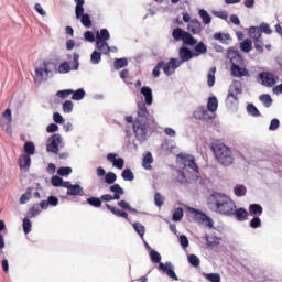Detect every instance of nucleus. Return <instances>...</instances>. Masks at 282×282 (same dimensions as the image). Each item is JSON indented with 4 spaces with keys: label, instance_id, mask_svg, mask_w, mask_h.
<instances>
[{
    "label": "nucleus",
    "instance_id": "1",
    "mask_svg": "<svg viewBox=\"0 0 282 282\" xmlns=\"http://www.w3.org/2000/svg\"><path fill=\"white\" fill-rule=\"evenodd\" d=\"M207 206L213 213H217L225 217H231L237 205L231 198L221 193H214L207 198Z\"/></svg>",
    "mask_w": 282,
    "mask_h": 282
},
{
    "label": "nucleus",
    "instance_id": "2",
    "mask_svg": "<svg viewBox=\"0 0 282 282\" xmlns=\"http://www.w3.org/2000/svg\"><path fill=\"white\" fill-rule=\"evenodd\" d=\"M210 149L216 158L217 162L227 167L235 162L231 150L221 142H213Z\"/></svg>",
    "mask_w": 282,
    "mask_h": 282
},
{
    "label": "nucleus",
    "instance_id": "3",
    "mask_svg": "<svg viewBox=\"0 0 282 282\" xmlns=\"http://www.w3.org/2000/svg\"><path fill=\"white\" fill-rule=\"evenodd\" d=\"M183 64L182 62H178L177 58H170V61L165 64L164 61L159 62L155 67L153 68V77L158 78L161 74V69L163 70V74H165L167 77L175 74L176 69L181 67Z\"/></svg>",
    "mask_w": 282,
    "mask_h": 282
},
{
    "label": "nucleus",
    "instance_id": "4",
    "mask_svg": "<svg viewBox=\"0 0 282 282\" xmlns=\"http://www.w3.org/2000/svg\"><path fill=\"white\" fill-rule=\"evenodd\" d=\"M176 159L182 160V171L178 172V174L182 176V181L186 178L185 173L191 172L192 174L198 173V166L191 155H186L184 153L176 154Z\"/></svg>",
    "mask_w": 282,
    "mask_h": 282
},
{
    "label": "nucleus",
    "instance_id": "5",
    "mask_svg": "<svg viewBox=\"0 0 282 282\" xmlns=\"http://www.w3.org/2000/svg\"><path fill=\"white\" fill-rule=\"evenodd\" d=\"M172 36L174 41H182L185 45H196L197 40L192 36V34L188 31H183L182 28H175L172 31Z\"/></svg>",
    "mask_w": 282,
    "mask_h": 282
},
{
    "label": "nucleus",
    "instance_id": "6",
    "mask_svg": "<svg viewBox=\"0 0 282 282\" xmlns=\"http://www.w3.org/2000/svg\"><path fill=\"white\" fill-rule=\"evenodd\" d=\"M149 127L150 123H148L147 120L135 119L133 123V132L138 141L144 142L147 140Z\"/></svg>",
    "mask_w": 282,
    "mask_h": 282
},
{
    "label": "nucleus",
    "instance_id": "7",
    "mask_svg": "<svg viewBox=\"0 0 282 282\" xmlns=\"http://www.w3.org/2000/svg\"><path fill=\"white\" fill-rule=\"evenodd\" d=\"M79 69V54L73 53V62L72 64L68 62H64L58 65L57 73L59 74H67L72 70H78Z\"/></svg>",
    "mask_w": 282,
    "mask_h": 282
},
{
    "label": "nucleus",
    "instance_id": "8",
    "mask_svg": "<svg viewBox=\"0 0 282 282\" xmlns=\"http://www.w3.org/2000/svg\"><path fill=\"white\" fill-rule=\"evenodd\" d=\"M109 191L113 193V196L111 194H104L99 198L101 202L120 200V197L124 195V189L119 184H113L109 187Z\"/></svg>",
    "mask_w": 282,
    "mask_h": 282
},
{
    "label": "nucleus",
    "instance_id": "9",
    "mask_svg": "<svg viewBox=\"0 0 282 282\" xmlns=\"http://www.w3.org/2000/svg\"><path fill=\"white\" fill-rule=\"evenodd\" d=\"M62 143L61 134H52L48 140H46V151L48 153H59V144Z\"/></svg>",
    "mask_w": 282,
    "mask_h": 282
},
{
    "label": "nucleus",
    "instance_id": "10",
    "mask_svg": "<svg viewBox=\"0 0 282 282\" xmlns=\"http://www.w3.org/2000/svg\"><path fill=\"white\" fill-rule=\"evenodd\" d=\"M260 80H262L263 86L272 88L275 86L276 80L279 77L276 75H273V73L270 72H262L259 74Z\"/></svg>",
    "mask_w": 282,
    "mask_h": 282
},
{
    "label": "nucleus",
    "instance_id": "11",
    "mask_svg": "<svg viewBox=\"0 0 282 282\" xmlns=\"http://www.w3.org/2000/svg\"><path fill=\"white\" fill-rule=\"evenodd\" d=\"M159 271L166 273V275L173 281L175 282L178 281V278L175 272V267H173L172 262H166V263L160 262Z\"/></svg>",
    "mask_w": 282,
    "mask_h": 282
},
{
    "label": "nucleus",
    "instance_id": "12",
    "mask_svg": "<svg viewBox=\"0 0 282 282\" xmlns=\"http://www.w3.org/2000/svg\"><path fill=\"white\" fill-rule=\"evenodd\" d=\"M159 271L166 273V275L173 281L175 282L178 281V278L175 272V267H173L172 262H166V263L160 262Z\"/></svg>",
    "mask_w": 282,
    "mask_h": 282
},
{
    "label": "nucleus",
    "instance_id": "13",
    "mask_svg": "<svg viewBox=\"0 0 282 282\" xmlns=\"http://www.w3.org/2000/svg\"><path fill=\"white\" fill-rule=\"evenodd\" d=\"M242 94L241 85L236 82L230 86L229 94H227V101H230L232 98L234 101H238V95Z\"/></svg>",
    "mask_w": 282,
    "mask_h": 282
},
{
    "label": "nucleus",
    "instance_id": "14",
    "mask_svg": "<svg viewBox=\"0 0 282 282\" xmlns=\"http://www.w3.org/2000/svg\"><path fill=\"white\" fill-rule=\"evenodd\" d=\"M180 61L178 63H188L193 56H195V53H192V51L188 47H181L178 52Z\"/></svg>",
    "mask_w": 282,
    "mask_h": 282
},
{
    "label": "nucleus",
    "instance_id": "15",
    "mask_svg": "<svg viewBox=\"0 0 282 282\" xmlns=\"http://www.w3.org/2000/svg\"><path fill=\"white\" fill-rule=\"evenodd\" d=\"M227 56L230 59L231 67L239 66L243 63L241 54H239L237 51H229Z\"/></svg>",
    "mask_w": 282,
    "mask_h": 282
},
{
    "label": "nucleus",
    "instance_id": "16",
    "mask_svg": "<svg viewBox=\"0 0 282 282\" xmlns=\"http://www.w3.org/2000/svg\"><path fill=\"white\" fill-rule=\"evenodd\" d=\"M48 65L50 63H43V67H39L35 69V75H36V78H39L40 80H42L43 78L44 79H47L50 73H52V70L48 69Z\"/></svg>",
    "mask_w": 282,
    "mask_h": 282
},
{
    "label": "nucleus",
    "instance_id": "17",
    "mask_svg": "<svg viewBox=\"0 0 282 282\" xmlns=\"http://www.w3.org/2000/svg\"><path fill=\"white\" fill-rule=\"evenodd\" d=\"M118 156V154H113V153H110V154H107V160L113 164V166L117 169V170H122L124 167V159H116Z\"/></svg>",
    "mask_w": 282,
    "mask_h": 282
},
{
    "label": "nucleus",
    "instance_id": "18",
    "mask_svg": "<svg viewBox=\"0 0 282 282\" xmlns=\"http://www.w3.org/2000/svg\"><path fill=\"white\" fill-rule=\"evenodd\" d=\"M187 30L193 35H198L199 33H202V23L198 20L194 19L188 22Z\"/></svg>",
    "mask_w": 282,
    "mask_h": 282
},
{
    "label": "nucleus",
    "instance_id": "19",
    "mask_svg": "<svg viewBox=\"0 0 282 282\" xmlns=\"http://www.w3.org/2000/svg\"><path fill=\"white\" fill-rule=\"evenodd\" d=\"M111 39V34L107 29H101L96 32V43H107Z\"/></svg>",
    "mask_w": 282,
    "mask_h": 282
},
{
    "label": "nucleus",
    "instance_id": "20",
    "mask_svg": "<svg viewBox=\"0 0 282 282\" xmlns=\"http://www.w3.org/2000/svg\"><path fill=\"white\" fill-rule=\"evenodd\" d=\"M208 109L205 107H198L197 110L194 111V118L197 120H210L212 117H209Z\"/></svg>",
    "mask_w": 282,
    "mask_h": 282
},
{
    "label": "nucleus",
    "instance_id": "21",
    "mask_svg": "<svg viewBox=\"0 0 282 282\" xmlns=\"http://www.w3.org/2000/svg\"><path fill=\"white\" fill-rule=\"evenodd\" d=\"M231 75L236 78L250 76L248 68H241L239 66H231Z\"/></svg>",
    "mask_w": 282,
    "mask_h": 282
},
{
    "label": "nucleus",
    "instance_id": "22",
    "mask_svg": "<svg viewBox=\"0 0 282 282\" xmlns=\"http://www.w3.org/2000/svg\"><path fill=\"white\" fill-rule=\"evenodd\" d=\"M232 216L240 223L248 220V212L245 208L234 209Z\"/></svg>",
    "mask_w": 282,
    "mask_h": 282
},
{
    "label": "nucleus",
    "instance_id": "23",
    "mask_svg": "<svg viewBox=\"0 0 282 282\" xmlns=\"http://www.w3.org/2000/svg\"><path fill=\"white\" fill-rule=\"evenodd\" d=\"M31 155L30 154H21L19 156V167L20 170H29L31 165Z\"/></svg>",
    "mask_w": 282,
    "mask_h": 282
},
{
    "label": "nucleus",
    "instance_id": "24",
    "mask_svg": "<svg viewBox=\"0 0 282 282\" xmlns=\"http://www.w3.org/2000/svg\"><path fill=\"white\" fill-rule=\"evenodd\" d=\"M106 207H107V209H108L110 213H112L116 217H119V218H123V219L129 220L127 212L121 210V209H119V208H116V207H113V206H111V205H109V204H106Z\"/></svg>",
    "mask_w": 282,
    "mask_h": 282
},
{
    "label": "nucleus",
    "instance_id": "25",
    "mask_svg": "<svg viewBox=\"0 0 282 282\" xmlns=\"http://www.w3.org/2000/svg\"><path fill=\"white\" fill-rule=\"evenodd\" d=\"M152 163H153V155H152L151 152H148L145 155H143V159H142L143 170L151 171L152 170Z\"/></svg>",
    "mask_w": 282,
    "mask_h": 282
},
{
    "label": "nucleus",
    "instance_id": "26",
    "mask_svg": "<svg viewBox=\"0 0 282 282\" xmlns=\"http://www.w3.org/2000/svg\"><path fill=\"white\" fill-rule=\"evenodd\" d=\"M83 195V187L78 184L73 185L66 192V196L74 197V196H82Z\"/></svg>",
    "mask_w": 282,
    "mask_h": 282
},
{
    "label": "nucleus",
    "instance_id": "27",
    "mask_svg": "<svg viewBox=\"0 0 282 282\" xmlns=\"http://www.w3.org/2000/svg\"><path fill=\"white\" fill-rule=\"evenodd\" d=\"M141 94L145 98V104L147 105H152V102H153L152 89L148 86H143L141 88Z\"/></svg>",
    "mask_w": 282,
    "mask_h": 282
},
{
    "label": "nucleus",
    "instance_id": "28",
    "mask_svg": "<svg viewBox=\"0 0 282 282\" xmlns=\"http://www.w3.org/2000/svg\"><path fill=\"white\" fill-rule=\"evenodd\" d=\"M137 116L139 117H137L135 120L147 121V117L149 116V112L144 104L139 105V109L137 110Z\"/></svg>",
    "mask_w": 282,
    "mask_h": 282
},
{
    "label": "nucleus",
    "instance_id": "29",
    "mask_svg": "<svg viewBox=\"0 0 282 282\" xmlns=\"http://www.w3.org/2000/svg\"><path fill=\"white\" fill-rule=\"evenodd\" d=\"M249 34L252 41H259L262 40V32L258 26H250Z\"/></svg>",
    "mask_w": 282,
    "mask_h": 282
},
{
    "label": "nucleus",
    "instance_id": "30",
    "mask_svg": "<svg viewBox=\"0 0 282 282\" xmlns=\"http://www.w3.org/2000/svg\"><path fill=\"white\" fill-rule=\"evenodd\" d=\"M205 239H206V246L208 248H216L220 243V239L216 236L210 237V236L206 235Z\"/></svg>",
    "mask_w": 282,
    "mask_h": 282
},
{
    "label": "nucleus",
    "instance_id": "31",
    "mask_svg": "<svg viewBox=\"0 0 282 282\" xmlns=\"http://www.w3.org/2000/svg\"><path fill=\"white\" fill-rule=\"evenodd\" d=\"M213 39L219 41L223 44H228V41H230V34H223L221 32H216L214 33Z\"/></svg>",
    "mask_w": 282,
    "mask_h": 282
},
{
    "label": "nucleus",
    "instance_id": "32",
    "mask_svg": "<svg viewBox=\"0 0 282 282\" xmlns=\"http://www.w3.org/2000/svg\"><path fill=\"white\" fill-rule=\"evenodd\" d=\"M217 109H218V100L216 96H212L210 98H208V101H207V110L210 112H216Z\"/></svg>",
    "mask_w": 282,
    "mask_h": 282
},
{
    "label": "nucleus",
    "instance_id": "33",
    "mask_svg": "<svg viewBox=\"0 0 282 282\" xmlns=\"http://www.w3.org/2000/svg\"><path fill=\"white\" fill-rule=\"evenodd\" d=\"M253 50V42L250 39H246L243 42H240V51L249 53Z\"/></svg>",
    "mask_w": 282,
    "mask_h": 282
},
{
    "label": "nucleus",
    "instance_id": "34",
    "mask_svg": "<svg viewBox=\"0 0 282 282\" xmlns=\"http://www.w3.org/2000/svg\"><path fill=\"white\" fill-rule=\"evenodd\" d=\"M97 50L99 53L104 55H108L111 52V47H109L107 42H96Z\"/></svg>",
    "mask_w": 282,
    "mask_h": 282
},
{
    "label": "nucleus",
    "instance_id": "35",
    "mask_svg": "<svg viewBox=\"0 0 282 282\" xmlns=\"http://www.w3.org/2000/svg\"><path fill=\"white\" fill-rule=\"evenodd\" d=\"M216 72H217V68H216V67H213V68H210V70H208V74H207V84H208V87L215 86V82H216Z\"/></svg>",
    "mask_w": 282,
    "mask_h": 282
},
{
    "label": "nucleus",
    "instance_id": "36",
    "mask_svg": "<svg viewBox=\"0 0 282 282\" xmlns=\"http://www.w3.org/2000/svg\"><path fill=\"white\" fill-rule=\"evenodd\" d=\"M206 52H208V47L205 45L204 42H199V43L195 46L194 56H200V55H203V54H206Z\"/></svg>",
    "mask_w": 282,
    "mask_h": 282
},
{
    "label": "nucleus",
    "instance_id": "37",
    "mask_svg": "<svg viewBox=\"0 0 282 282\" xmlns=\"http://www.w3.org/2000/svg\"><path fill=\"white\" fill-rule=\"evenodd\" d=\"M247 187L245 185H237L234 187V195L237 197H245L247 195Z\"/></svg>",
    "mask_w": 282,
    "mask_h": 282
},
{
    "label": "nucleus",
    "instance_id": "38",
    "mask_svg": "<svg viewBox=\"0 0 282 282\" xmlns=\"http://www.w3.org/2000/svg\"><path fill=\"white\" fill-rule=\"evenodd\" d=\"M249 212L251 215L256 216H261L263 213V208L260 204H251L249 207Z\"/></svg>",
    "mask_w": 282,
    "mask_h": 282
},
{
    "label": "nucleus",
    "instance_id": "39",
    "mask_svg": "<svg viewBox=\"0 0 282 282\" xmlns=\"http://www.w3.org/2000/svg\"><path fill=\"white\" fill-rule=\"evenodd\" d=\"M259 100L264 105L265 108H270L273 105V99L270 95L259 96Z\"/></svg>",
    "mask_w": 282,
    "mask_h": 282
},
{
    "label": "nucleus",
    "instance_id": "40",
    "mask_svg": "<svg viewBox=\"0 0 282 282\" xmlns=\"http://www.w3.org/2000/svg\"><path fill=\"white\" fill-rule=\"evenodd\" d=\"M128 66V61L127 58H115V62H113V67L116 70H119L123 67H127Z\"/></svg>",
    "mask_w": 282,
    "mask_h": 282
},
{
    "label": "nucleus",
    "instance_id": "41",
    "mask_svg": "<svg viewBox=\"0 0 282 282\" xmlns=\"http://www.w3.org/2000/svg\"><path fill=\"white\" fill-rule=\"evenodd\" d=\"M24 155H34L35 154V145L33 142L28 141L24 143Z\"/></svg>",
    "mask_w": 282,
    "mask_h": 282
},
{
    "label": "nucleus",
    "instance_id": "42",
    "mask_svg": "<svg viewBox=\"0 0 282 282\" xmlns=\"http://www.w3.org/2000/svg\"><path fill=\"white\" fill-rule=\"evenodd\" d=\"M205 279L208 282H221V275L219 273H205Z\"/></svg>",
    "mask_w": 282,
    "mask_h": 282
},
{
    "label": "nucleus",
    "instance_id": "43",
    "mask_svg": "<svg viewBox=\"0 0 282 282\" xmlns=\"http://www.w3.org/2000/svg\"><path fill=\"white\" fill-rule=\"evenodd\" d=\"M199 17L204 24H210L212 23V17L209 15L208 11L206 10H199Z\"/></svg>",
    "mask_w": 282,
    "mask_h": 282
},
{
    "label": "nucleus",
    "instance_id": "44",
    "mask_svg": "<svg viewBox=\"0 0 282 282\" xmlns=\"http://www.w3.org/2000/svg\"><path fill=\"white\" fill-rule=\"evenodd\" d=\"M150 260L153 263H162V256H160V253L158 251L154 250H150Z\"/></svg>",
    "mask_w": 282,
    "mask_h": 282
},
{
    "label": "nucleus",
    "instance_id": "45",
    "mask_svg": "<svg viewBox=\"0 0 282 282\" xmlns=\"http://www.w3.org/2000/svg\"><path fill=\"white\" fill-rule=\"evenodd\" d=\"M122 180L123 181H133L134 180V175L133 172L131 171V169H126L123 170V172L121 173Z\"/></svg>",
    "mask_w": 282,
    "mask_h": 282
},
{
    "label": "nucleus",
    "instance_id": "46",
    "mask_svg": "<svg viewBox=\"0 0 282 282\" xmlns=\"http://www.w3.org/2000/svg\"><path fill=\"white\" fill-rule=\"evenodd\" d=\"M101 54L102 53H100L98 51L93 52L91 55H90L91 64L98 65L101 62Z\"/></svg>",
    "mask_w": 282,
    "mask_h": 282
},
{
    "label": "nucleus",
    "instance_id": "47",
    "mask_svg": "<svg viewBox=\"0 0 282 282\" xmlns=\"http://www.w3.org/2000/svg\"><path fill=\"white\" fill-rule=\"evenodd\" d=\"M42 212V209L40 208L39 204L33 205L30 210H29V217L30 218H35L37 215H40V213Z\"/></svg>",
    "mask_w": 282,
    "mask_h": 282
},
{
    "label": "nucleus",
    "instance_id": "48",
    "mask_svg": "<svg viewBox=\"0 0 282 282\" xmlns=\"http://www.w3.org/2000/svg\"><path fill=\"white\" fill-rule=\"evenodd\" d=\"M87 204L91 207L100 208L102 205V202L100 200V198L90 197V198H87Z\"/></svg>",
    "mask_w": 282,
    "mask_h": 282
},
{
    "label": "nucleus",
    "instance_id": "49",
    "mask_svg": "<svg viewBox=\"0 0 282 282\" xmlns=\"http://www.w3.org/2000/svg\"><path fill=\"white\" fill-rule=\"evenodd\" d=\"M247 112H249L252 117H260L261 112L257 109V107L253 104H250L247 106Z\"/></svg>",
    "mask_w": 282,
    "mask_h": 282
},
{
    "label": "nucleus",
    "instance_id": "50",
    "mask_svg": "<svg viewBox=\"0 0 282 282\" xmlns=\"http://www.w3.org/2000/svg\"><path fill=\"white\" fill-rule=\"evenodd\" d=\"M85 96L86 91L83 89H78L72 93V100H82L83 98H85Z\"/></svg>",
    "mask_w": 282,
    "mask_h": 282
},
{
    "label": "nucleus",
    "instance_id": "51",
    "mask_svg": "<svg viewBox=\"0 0 282 282\" xmlns=\"http://www.w3.org/2000/svg\"><path fill=\"white\" fill-rule=\"evenodd\" d=\"M184 217V210L183 208H176L173 214V221L178 223Z\"/></svg>",
    "mask_w": 282,
    "mask_h": 282
},
{
    "label": "nucleus",
    "instance_id": "52",
    "mask_svg": "<svg viewBox=\"0 0 282 282\" xmlns=\"http://www.w3.org/2000/svg\"><path fill=\"white\" fill-rule=\"evenodd\" d=\"M72 173H73V169L69 166H62L57 170V174L59 176H68V175H72Z\"/></svg>",
    "mask_w": 282,
    "mask_h": 282
},
{
    "label": "nucleus",
    "instance_id": "53",
    "mask_svg": "<svg viewBox=\"0 0 282 282\" xmlns=\"http://www.w3.org/2000/svg\"><path fill=\"white\" fill-rule=\"evenodd\" d=\"M133 228L137 232V235H140L141 238L145 235V227L139 223L133 224Z\"/></svg>",
    "mask_w": 282,
    "mask_h": 282
},
{
    "label": "nucleus",
    "instance_id": "54",
    "mask_svg": "<svg viewBox=\"0 0 282 282\" xmlns=\"http://www.w3.org/2000/svg\"><path fill=\"white\" fill-rule=\"evenodd\" d=\"M116 180H118V176H116V174L113 172H108L106 174V183L108 185H113Z\"/></svg>",
    "mask_w": 282,
    "mask_h": 282
},
{
    "label": "nucleus",
    "instance_id": "55",
    "mask_svg": "<svg viewBox=\"0 0 282 282\" xmlns=\"http://www.w3.org/2000/svg\"><path fill=\"white\" fill-rule=\"evenodd\" d=\"M80 19H82V24L84 25V28H87V29L91 28L93 21L88 14H84Z\"/></svg>",
    "mask_w": 282,
    "mask_h": 282
},
{
    "label": "nucleus",
    "instance_id": "56",
    "mask_svg": "<svg viewBox=\"0 0 282 282\" xmlns=\"http://www.w3.org/2000/svg\"><path fill=\"white\" fill-rule=\"evenodd\" d=\"M260 32L264 33L265 35H272L273 31L270 29L269 24L262 23L260 26H257Z\"/></svg>",
    "mask_w": 282,
    "mask_h": 282
},
{
    "label": "nucleus",
    "instance_id": "57",
    "mask_svg": "<svg viewBox=\"0 0 282 282\" xmlns=\"http://www.w3.org/2000/svg\"><path fill=\"white\" fill-rule=\"evenodd\" d=\"M73 108H74L73 101H69V100L64 101V104H63V111L65 113H72Z\"/></svg>",
    "mask_w": 282,
    "mask_h": 282
},
{
    "label": "nucleus",
    "instance_id": "58",
    "mask_svg": "<svg viewBox=\"0 0 282 282\" xmlns=\"http://www.w3.org/2000/svg\"><path fill=\"white\" fill-rule=\"evenodd\" d=\"M74 94V90L72 89H66V90H58L56 93V96L58 98H62V99H66L69 95H73Z\"/></svg>",
    "mask_w": 282,
    "mask_h": 282
},
{
    "label": "nucleus",
    "instance_id": "59",
    "mask_svg": "<svg viewBox=\"0 0 282 282\" xmlns=\"http://www.w3.org/2000/svg\"><path fill=\"white\" fill-rule=\"evenodd\" d=\"M188 263H191L192 267L198 268L199 267V258L195 254L188 256Z\"/></svg>",
    "mask_w": 282,
    "mask_h": 282
},
{
    "label": "nucleus",
    "instance_id": "60",
    "mask_svg": "<svg viewBox=\"0 0 282 282\" xmlns=\"http://www.w3.org/2000/svg\"><path fill=\"white\" fill-rule=\"evenodd\" d=\"M32 228V224L29 218L23 219V232L25 235H29Z\"/></svg>",
    "mask_w": 282,
    "mask_h": 282
},
{
    "label": "nucleus",
    "instance_id": "61",
    "mask_svg": "<svg viewBox=\"0 0 282 282\" xmlns=\"http://www.w3.org/2000/svg\"><path fill=\"white\" fill-rule=\"evenodd\" d=\"M253 45L256 47V51L259 52L260 54L264 52L263 50L264 44L262 40H253Z\"/></svg>",
    "mask_w": 282,
    "mask_h": 282
},
{
    "label": "nucleus",
    "instance_id": "62",
    "mask_svg": "<svg viewBox=\"0 0 282 282\" xmlns=\"http://www.w3.org/2000/svg\"><path fill=\"white\" fill-rule=\"evenodd\" d=\"M51 184L52 186L59 187L63 185V178L61 176H52Z\"/></svg>",
    "mask_w": 282,
    "mask_h": 282
},
{
    "label": "nucleus",
    "instance_id": "63",
    "mask_svg": "<svg viewBox=\"0 0 282 282\" xmlns=\"http://www.w3.org/2000/svg\"><path fill=\"white\" fill-rule=\"evenodd\" d=\"M261 224H262V221H261L260 217H253L252 220H250V228H253V229L260 228Z\"/></svg>",
    "mask_w": 282,
    "mask_h": 282
},
{
    "label": "nucleus",
    "instance_id": "64",
    "mask_svg": "<svg viewBox=\"0 0 282 282\" xmlns=\"http://www.w3.org/2000/svg\"><path fill=\"white\" fill-rule=\"evenodd\" d=\"M279 128H280V120L276 119V118L272 119L271 123H270V127H269V130L270 131H276Z\"/></svg>",
    "mask_w": 282,
    "mask_h": 282
}]
</instances>
